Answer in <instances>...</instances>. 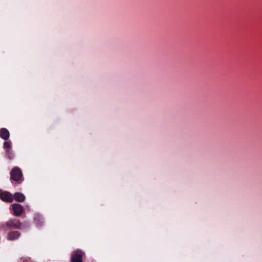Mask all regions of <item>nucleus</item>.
<instances>
[{"mask_svg": "<svg viewBox=\"0 0 262 262\" xmlns=\"http://www.w3.org/2000/svg\"><path fill=\"white\" fill-rule=\"evenodd\" d=\"M10 180L12 182H15L20 184L24 180L21 170L18 167H13L10 172Z\"/></svg>", "mask_w": 262, "mask_h": 262, "instance_id": "f257e3e1", "label": "nucleus"}, {"mask_svg": "<svg viewBox=\"0 0 262 262\" xmlns=\"http://www.w3.org/2000/svg\"><path fill=\"white\" fill-rule=\"evenodd\" d=\"M85 256V253L81 250L77 249L72 253L71 262H83V258Z\"/></svg>", "mask_w": 262, "mask_h": 262, "instance_id": "f03ea898", "label": "nucleus"}, {"mask_svg": "<svg viewBox=\"0 0 262 262\" xmlns=\"http://www.w3.org/2000/svg\"><path fill=\"white\" fill-rule=\"evenodd\" d=\"M6 226L8 229L13 228L14 229H20L21 227V223L19 220L11 219L6 222Z\"/></svg>", "mask_w": 262, "mask_h": 262, "instance_id": "7ed1b4c3", "label": "nucleus"}, {"mask_svg": "<svg viewBox=\"0 0 262 262\" xmlns=\"http://www.w3.org/2000/svg\"><path fill=\"white\" fill-rule=\"evenodd\" d=\"M0 199L5 202L11 203L13 201V197L12 194L9 191H3L0 189Z\"/></svg>", "mask_w": 262, "mask_h": 262, "instance_id": "20e7f679", "label": "nucleus"}, {"mask_svg": "<svg viewBox=\"0 0 262 262\" xmlns=\"http://www.w3.org/2000/svg\"><path fill=\"white\" fill-rule=\"evenodd\" d=\"M12 210L13 211V214L16 216H20L24 212V209L22 205L19 204L15 203L12 205Z\"/></svg>", "mask_w": 262, "mask_h": 262, "instance_id": "39448f33", "label": "nucleus"}, {"mask_svg": "<svg viewBox=\"0 0 262 262\" xmlns=\"http://www.w3.org/2000/svg\"><path fill=\"white\" fill-rule=\"evenodd\" d=\"M20 235V233L18 231H11L9 232L7 235V239L9 241H14L17 239L19 237Z\"/></svg>", "mask_w": 262, "mask_h": 262, "instance_id": "423d86ee", "label": "nucleus"}, {"mask_svg": "<svg viewBox=\"0 0 262 262\" xmlns=\"http://www.w3.org/2000/svg\"><path fill=\"white\" fill-rule=\"evenodd\" d=\"M0 137L5 140H7L10 137L9 130L6 128L0 129Z\"/></svg>", "mask_w": 262, "mask_h": 262, "instance_id": "0eeeda50", "label": "nucleus"}, {"mask_svg": "<svg viewBox=\"0 0 262 262\" xmlns=\"http://www.w3.org/2000/svg\"><path fill=\"white\" fill-rule=\"evenodd\" d=\"M13 200L14 199L18 202H24L25 200L26 197L25 195L20 192H15L13 195Z\"/></svg>", "mask_w": 262, "mask_h": 262, "instance_id": "6e6552de", "label": "nucleus"}, {"mask_svg": "<svg viewBox=\"0 0 262 262\" xmlns=\"http://www.w3.org/2000/svg\"><path fill=\"white\" fill-rule=\"evenodd\" d=\"M34 222L37 226H41L43 223V219L40 215L37 214L34 216Z\"/></svg>", "mask_w": 262, "mask_h": 262, "instance_id": "1a4fd4ad", "label": "nucleus"}, {"mask_svg": "<svg viewBox=\"0 0 262 262\" xmlns=\"http://www.w3.org/2000/svg\"><path fill=\"white\" fill-rule=\"evenodd\" d=\"M30 227V225L28 222H24L21 223V227L20 229L26 230L29 228Z\"/></svg>", "mask_w": 262, "mask_h": 262, "instance_id": "9d476101", "label": "nucleus"}, {"mask_svg": "<svg viewBox=\"0 0 262 262\" xmlns=\"http://www.w3.org/2000/svg\"><path fill=\"white\" fill-rule=\"evenodd\" d=\"M11 147V144L9 142L5 141L4 143V148L8 150Z\"/></svg>", "mask_w": 262, "mask_h": 262, "instance_id": "9b49d317", "label": "nucleus"}, {"mask_svg": "<svg viewBox=\"0 0 262 262\" xmlns=\"http://www.w3.org/2000/svg\"><path fill=\"white\" fill-rule=\"evenodd\" d=\"M6 153H7V157L9 159H12L13 158L14 156L12 152H11L9 150H6Z\"/></svg>", "mask_w": 262, "mask_h": 262, "instance_id": "f8f14e48", "label": "nucleus"}]
</instances>
